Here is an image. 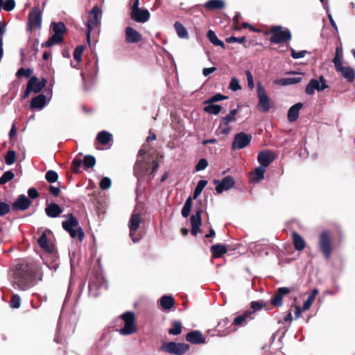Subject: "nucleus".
Returning a JSON list of instances; mask_svg holds the SVG:
<instances>
[{
  "instance_id": "nucleus-1",
  "label": "nucleus",
  "mask_w": 355,
  "mask_h": 355,
  "mask_svg": "<svg viewBox=\"0 0 355 355\" xmlns=\"http://www.w3.org/2000/svg\"><path fill=\"white\" fill-rule=\"evenodd\" d=\"M42 279L41 268L33 261L21 259L12 267V283L16 289L26 291Z\"/></svg>"
},
{
  "instance_id": "nucleus-2",
  "label": "nucleus",
  "mask_w": 355,
  "mask_h": 355,
  "mask_svg": "<svg viewBox=\"0 0 355 355\" xmlns=\"http://www.w3.org/2000/svg\"><path fill=\"white\" fill-rule=\"evenodd\" d=\"M150 166V163L148 161L137 159L134 166V175L138 179H141L148 175V181H151L155 177V174L159 166V164L157 160H153L152 170L149 173Z\"/></svg>"
},
{
  "instance_id": "nucleus-3",
  "label": "nucleus",
  "mask_w": 355,
  "mask_h": 355,
  "mask_svg": "<svg viewBox=\"0 0 355 355\" xmlns=\"http://www.w3.org/2000/svg\"><path fill=\"white\" fill-rule=\"evenodd\" d=\"M265 35H271L269 38L272 44H282L288 42L292 38L290 30L280 25L272 26L264 33Z\"/></svg>"
},
{
  "instance_id": "nucleus-4",
  "label": "nucleus",
  "mask_w": 355,
  "mask_h": 355,
  "mask_svg": "<svg viewBox=\"0 0 355 355\" xmlns=\"http://www.w3.org/2000/svg\"><path fill=\"white\" fill-rule=\"evenodd\" d=\"M318 248L324 258L329 260L333 252V238L331 233L328 230H324L319 236Z\"/></svg>"
},
{
  "instance_id": "nucleus-5",
  "label": "nucleus",
  "mask_w": 355,
  "mask_h": 355,
  "mask_svg": "<svg viewBox=\"0 0 355 355\" xmlns=\"http://www.w3.org/2000/svg\"><path fill=\"white\" fill-rule=\"evenodd\" d=\"M189 349V345L188 344L173 341L164 342L160 347V351L175 355H183Z\"/></svg>"
},
{
  "instance_id": "nucleus-6",
  "label": "nucleus",
  "mask_w": 355,
  "mask_h": 355,
  "mask_svg": "<svg viewBox=\"0 0 355 355\" xmlns=\"http://www.w3.org/2000/svg\"><path fill=\"white\" fill-rule=\"evenodd\" d=\"M121 318L125 323L124 327L119 331L121 335H130L137 332V327L135 324V315L133 312L127 311L122 314Z\"/></svg>"
},
{
  "instance_id": "nucleus-7",
  "label": "nucleus",
  "mask_w": 355,
  "mask_h": 355,
  "mask_svg": "<svg viewBox=\"0 0 355 355\" xmlns=\"http://www.w3.org/2000/svg\"><path fill=\"white\" fill-rule=\"evenodd\" d=\"M102 13L100 8L96 5L89 12L88 19L86 24L87 26V40L89 42L90 40L91 32L100 24L98 15Z\"/></svg>"
},
{
  "instance_id": "nucleus-8",
  "label": "nucleus",
  "mask_w": 355,
  "mask_h": 355,
  "mask_svg": "<svg viewBox=\"0 0 355 355\" xmlns=\"http://www.w3.org/2000/svg\"><path fill=\"white\" fill-rule=\"evenodd\" d=\"M142 222L141 216L139 214H132L128 223L130 229V236L134 243L138 242L141 239V236L136 234L140 226V223Z\"/></svg>"
},
{
  "instance_id": "nucleus-9",
  "label": "nucleus",
  "mask_w": 355,
  "mask_h": 355,
  "mask_svg": "<svg viewBox=\"0 0 355 355\" xmlns=\"http://www.w3.org/2000/svg\"><path fill=\"white\" fill-rule=\"evenodd\" d=\"M252 138L250 134H246L243 132L236 134L232 144V149L235 150L245 148L250 144Z\"/></svg>"
},
{
  "instance_id": "nucleus-10",
  "label": "nucleus",
  "mask_w": 355,
  "mask_h": 355,
  "mask_svg": "<svg viewBox=\"0 0 355 355\" xmlns=\"http://www.w3.org/2000/svg\"><path fill=\"white\" fill-rule=\"evenodd\" d=\"M257 96L259 98L258 107L259 110L268 112L270 108V99L266 89L260 83L257 85Z\"/></svg>"
},
{
  "instance_id": "nucleus-11",
  "label": "nucleus",
  "mask_w": 355,
  "mask_h": 355,
  "mask_svg": "<svg viewBox=\"0 0 355 355\" xmlns=\"http://www.w3.org/2000/svg\"><path fill=\"white\" fill-rule=\"evenodd\" d=\"M28 25L30 30L40 28L42 26V11L38 6H35L30 11L28 17Z\"/></svg>"
},
{
  "instance_id": "nucleus-12",
  "label": "nucleus",
  "mask_w": 355,
  "mask_h": 355,
  "mask_svg": "<svg viewBox=\"0 0 355 355\" xmlns=\"http://www.w3.org/2000/svg\"><path fill=\"white\" fill-rule=\"evenodd\" d=\"M238 113L237 109L230 110L229 114L220 119L219 128L222 135H227L231 131L232 128L230 123L236 121V114Z\"/></svg>"
},
{
  "instance_id": "nucleus-13",
  "label": "nucleus",
  "mask_w": 355,
  "mask_h": 355,
  "mask_svg": "<svg viewBox=\"0 0 355 355\" xmlns=\"http://www.w3.org/2000/svg\"><path fill=\"white\" fill-rule=\"evenodd\" d=\"M293 291V288L288 287L278 288L270 300L271 304L277 307L281 306L282 305L284 297Z\"/></svg>"
},
{
  "instance_id": "nucleus-14",
  "label": "nucleus",
  "mask_w": 355,
  "mask_h": 355,
  "mask_svg": "<svg viewBox=\"0 0 355 355\" xmlns=\"http://www.w3.org/2000/svg\"><path fill=\"white\" fill-rule=\"evenodd\" d=\"M31 200L27 196L21 194L12 204L11 208L13 211H26L31 207Z\"/></svg>"
},
{
  "instance_id": "nucleus-15",
  "label": "nucleus",
  "mask_w": 355,
  "mask_h": 355,
  "mask_svg": "<svg viewBox=\"0 0 355 355\" xmlns=\"http://www.w3.org/2000/svg\"><path fill=\"white\" fill-rule=\"evenodd\" d=\"M150 16V12L147 9H142L139 7L131 9L130 17L136 22L145 23L149 19Z\"/></svg>"
},
{
  "instance_id": "nucleus-16",
  "label": "nucleus",
  "mask_w": 355,
  "mask_h": 355,
  "mask_svg": "<svg viewBox=\"0 0 355 355\" xmlns=\"http://www.w3.org/2000/svg\"><path fill=\"white\" fill-rule=\"evenodd\" d=\"M214 183L217 184L215 189L217 193H221L224 191H227L232 188L235 184V181L232 176L227 175L225 176L220 182L215 180Z\"/></svg>"
},
{
  "instance_id": "nucleus-17",
  "label": "nucleus",
  "mask_w": 355,
  "mask_h": 355,
  "mask_svg": "<svg viewBox=\"0 0 355 355\" xmlns=\"http://www.w3.org/2000/svg\"><path fill=\"white\" fill-rule=\"evenodd\" d=\"M275 159V154L269 150H263L259 153L257 156L258 162L261 166L267 168Z\"/></svg>"
},
{
  "instance_id": "nucleus-18",
  "label": "nucleus",
  "mask_w": 355,
  "mask_h": 355,
  "mask_svg": "<svg viewBox=\"0 0 355 355\" xmlns=\"http://www.w3.org/2000/svg\"><path fill=\"white\" fill-rule=\"evenodd\" d=\"M232 326V324H230V320L227 318H225L218 322L216 327V330L218 332L220 336H226L232 331H235V329Z\"/></svg>"
},
{
  "instance_id": "nucleus-19",
  "label": "nucleus",
  "mask_w": 355,
  "mask_h": 355,
  "mask_svg": "<svg viewBox=\"0 0 355 355\" xmlns=\"http://www.w3.org/2000/svg\"><path fill=\"white\" fill-rule=\"evenodd\" d=\"M125 35L127 43L135 44L142 40V35L132 27H127L125 28Z\"/></svg>"
},
{
  "instance_id": "nucleus-20",
  "label": "nucleus",
  "mask_w": 355,
  "mask_h": 355,
  "mask_svg": "<svg viewBox=\"0 0 355 355\" xmlns=\"http://www.w3.org/2000/svg\"><path fill=\"white\" fill-rule=\"evenodd\" d=\"M338 72L341 73L342 76L349 83H352L355 79V71L351 67H343L342 64L335 67Z\"/></svg>"
},
{
  "instance_id": "nucleus-21",
  "label": "nucleus",
  "mask_w": 355,
  "mask_h": 355,
  "mask_svg": "<svg viewBox=\"0 0 355 355\" xmlns=\"http://www.w3.org/2000/svg\"><path fill=\"white\" fill-rule=\"evenodd\" d=\"M187 341L191 344L199 345L205 343V338L202 334L198 330L191 331L186 335Z\"/></svg>"
},
{
  "instance_id": "nucleus-22",
  "label": "nucleus",
  "mask_w": 355,
  "mask_h": 355,
  "mask_svg": "<svg viewBox=\"0 0 355 355\" xmlns=\"http://www.w3.org/2000/svg\"><path fill=\"white\" fill-rule=\"evenodd\" d=\"M291 73L297 74V77H287L275 80V83L279 85L286 86L295 85L300 83L302 80V73L297 72H291Z\"/></svg>"
},
{
  "instance_id": "nucleus-23",
  "label": "nucleus",
  "mask_w": 355,
  "mask_h": 355,
  "mask_svg": "<svg viewBox=\"0 0 355 355\" xmlns=\"http://www.w3.org/2000/svg\"><path fill=\"white\" fill-rule=\"evenodd\" d=\"M62 211L60 205L54 202L47 204L45 208V213L50 218L59 216L62 213Z\"/></svg>"
},
{
  "instance_id": "nucleus-24",
  "label": "nucleus",
  "mask_w": 355,
  "mask_h": 355,
  "mask_svg": "<svg viewBox=\"0 0 355 355\" xmlns=\"http://www.w3.org/2000/svg\"><path fill=\"white\" fill-rule=\"evenodd\" d=\"M67 217L68 219L62 223V227L66 232H69L79 227L78 219L72 214H67Z\"/></svg>"
},
{
  "instance_id": "nucleus-25",
  "label": "nucleus",
  "mask_w": 355,
  "mask_h": 355,
  "mask_svg": "<svg viewBox=\"0 0 355 355\" xmlns=\"http://www.w3.org/2000/svg\"><path fill=\"white\" fill-rule=\"evenodd\" d=\"M302 107L303 104L302 103H297L289 108L287 114V118L290 122H293L297 120L299 116L300 110Z\"/></svg>"
},
{
  "instance_id": "nucleus-26",
  "label": "nucleus",
  "mask_w": 355,
  "mask_h": 355,
  "mask_svg": "<svg viewBox=\"0 0 355 355\" xmlns=\"http://www.w3.org/2000/svg\"><path fill=\"white\" fill-rule=\"evenodd\" d=\"M46 103V97L44 94H39L32 98L31 107L34 109H42Z\"/></svg>"
},
{
  "instance_id": "nucleus-27",
  "label": "nucleus",
  "mask_w": 355,
  "mask_h": 355,
  "mask_svg": "<svg viewBox=\"0 0 355 355\" xmlns=\"http://www.w3.org/2000/svg\"><path fill=\"white\" fill-rule=\"evenodd\" d=\"M293 243L297 251H302L305 248L306 242L302 236L296 232L292 233Z\"/></svg>"
},
{
  "instance_id": "nucleus-28",
  "label": "nucleus",
  "mask_w": 355,
  "mask_h": 355,
  "mask_svg": "<svg viewBox=\"0 0 355 355\" xmlns=\"http://www.w3.org/2000/svg\"><path fill=\"white\" fill-rule=\"evenodd\" d=\"M198 203L200 207L196 209L195 214H193L190 218L191 226H201L202 225L201 214L203 211L202 209V200H200Z\"/></svg>"
},
{
  "instance_id": "nucleus-29",
  "label": "nucleus",
  "mask_w": 355,
  "mask_h": 355,
  "mask_svg": "<svg viewBox=\"0 0 355 355\" xmlns=\"http://www.w3.org/2000/svg\"><path fill=\"white\" fill-rule=\"evenodd\" d=\"M210 251L212 257L215 259H217L226 254L227 252V249L225 245L216 244L211 247Z\"/></svg>"
},
{
  "instance_id": "nucleus-30",
  "label": "nucleus",
  "mask_w": 355,
  "mask_h": 355,
  "mask_svg": "<svg viewBox=\"0 0 355 355\" xmlns=\"http://www.w3.org/2000/svg\"><path fill=\"white\" fill-rule=\"evenodd\" d=\"M266 168L263 166L257 167L253 171L250 173V178L253 182H260L264 178V173Z\"/></svg>"
},
{
  "instance_id": "nucleus-31",
  "label": "nucleus",
  "mask_w": 355,
  "mask_h": 355,
  "mask_svg": "<svg viewBox=\"0 0 355 355\" xmlns=\"http://www.w3.org/2000/svg\"><path fill=\"white\" fill-rule=\"evenodd\" d=\"M252 314H253V312L245 311L243 314L236 317L234 319V321L232 322V324L235 326H243L246 324V321L248 319L252 320V318L251 317Z\"/></svg>"
},
{
  "instance_id": "nucleus-32",
  "label": "nucleus",
  "mask_w": 355,
  "mask_h": 355,
  "mask_svg": "<svg viewBox=\"0 0 355 355\" xmlns=\"http://www.w3.org/2000/svg\"><path fill=\"white\" fill-rule=\"evenodd\" d=\"M225 6L223 0H209L204 4V7L209 10H220L224 8Z\"/></svg>"
},
{
  "instance_id": "nucleus-33",
  "label": "nucleus",
  "mask_w": 355,
  "mask_h": 355,
  "mask_svg": "<svg viewBox=\"0 0 355 355\" xmlns=\"http://www.w3.org/2000/svg\"><path fill=\"white\" fill-rule=\"evenodd\" d=\"M37 243L39 246L44 250L47 252H52L53 250V247L52 245L49 243L47 236L45 233H42V235L37 240Z\"/></svg>"
},
{
  "instance_id": "nucleus-34",
  "label": "nucleus",
  "mask_w": 355,
  "mask_h": 355,
  "mask_svg": "<svg viewBox=\"0 0 355 355\" xmlns=\"http://www.w3.org/2000/svg\"><path fill=\"white\" fill-rule=\"evenodd\" d=\"M207 37L209 39V42L215 46H220L223 49H225L226 46L223 41L220 40L214 31L212 30H209L207 33Z\"/></svg>"
},
{
  "instance_id": "nucleus-35",
  "label": "nucleus",
  "mask_w": 355,
  "mask_h": 355,
  "mask_svg": "<svg viewBox=\"0 0 355 355\" xmlns=\"http://www.w3.org/2000/svg\"><path fill=\"white\" fill-rule=\"evenodd\" d=\"M160 305L164 309L169 310L175 305V300L172 296L164 295L160 298Z\"/></svg>"
},
{
  "instance_id": "nucleus-36",
  "label": "nucleus",
  "mask_w": 355,
  "mask_h": 355,
  "mask_svg": "<svg viewBox=\"0 0 355 355\" xmlns=\"http://www.w3.org/2000/svg\"><path fill=\"white\" fill-rule=\"evenodd\" d=\"M96 139L102 145H107L112 139V135L107 131H101L98 133Z\"/></svg>"
},
{
  "instance_id": "nucleus-37",
  "label": "nucleus",
  "mask_w": 355,
  "mask_h": 355,
  "mask_svg": "<svg viewBox=\"0 0 355 355\" xmlns=\"http://www.w3.org/2000/svg\"><path fill=\"white\" fill-rule=\"evenodd\" d=\"M315 90L319 92V81L315 78H312L306 86L305 93L308 95H313Z\"/></svg>"
},
{
  "instance_id": "nucleus-38",
  "label": "nucleus",
  "mask_w": 355,
  "mask_h": 355,
  "mask_svg": "<svg viewBox=\"0 0 355 355\" xmlns=\"http://www.w3.org/2000/svg\"><path fill=\"white\" fill-rule=\"evenodd\" d=\"M207 105L204 107L203 110L211 114H218L222 110V106L214 103L206 104Z\"/></svg>"
},
{
  "instance_id": "nucleus-39",
  "label": "nucleus",
  "mask_w": 355,
  "mask_h": 355,
  "mask_svg": "<svg viewBox=\"0 0 355 355\" xmlns=\"http://www.w3.org/2000/svg\"><path fill=\"white\" fill-rule=\"evenodd\" d=\"M67 232L70 234L71 238H77L80 242L83 241L85 238L84 231L80 226Z\"/></svg>"
},
{
  "instance_id": "nucleus-40",
  "label": "nucleus",
  "mask_w": 355,
  "mask_h": 355,
  "mask_svg": "<svg viewBox=\"0 0 355 355\" xmlns=\"http://www.w3.org/2000/svg\"><path fill=\"white\" fill-rule=\"evenodd\" d=\"M47 83V80L44 78H42L40 81L37 78V80L32 84L33 92L35 94L40 92L46 86Z\"/></svg>"
},
{
  "instance_id": "nucleus-41",
  "label": "nucleus",
  "mask_w": 355,
  "mask_h": 355,
  "mask_svg": "<svg viewBox=\"0 0 355 355\" xmlns=\"http://www.w3.org/2000/svg\"><path fill=\"white\" fill-rule=\"evenodd\" d=\"M51 27L52 28L54 33H55V34L62 35L63 33H64L67 31L66 26H65L64 24L62 21H59V22L53 21L51 24Z\"/></svg>"
},
{
  "instance_id": "nucleus-42",
  "label": "nucleus",
  "mask_w": 355,
  "mask_h": 355,
  "mask_svg": "<svg viewBox=\"0 0 355 355\" xmlns=\"http://www.w3.org/2000/svg\"><path fill=\"white\" fill-rule=\"evenodd\" d=\"M172 327L168 329V334L171 335H180L182 332V325L180 321L174 320L171 323Z\"/></svg>"
},
{
  "instance_id": "nucleus-43",
  "label": "nucleus",
  "mask_w": 355,
  "mask_h": 355,
  "mask_svg": "<svg viewBox=\"0 0 355 355\" xmlns=\"http://www.w3.org/2000/svg\"><path fill=\"white\" fill-rule=\"evenodd\" d=\"M174 27L178 35L181 38H187L188 33L184 26L179 21L174 24Z\"/></svg>"
},
{
  "instance_id": "nucleus-44",
  "label": "nucleus",
  "mask_w": 355,
  "mask_h": 355,
  "mask_svg": "<svg viewBox=\"0 0 355 355\" xmlns=\"http://www.w3.org/2000/svg\"><path fill=\"white\" fill-rule=\"evenodd\" d=\"M342 57H343V47L342 46H337L336 48V53L335 56L332 60L334 64V67H337L339 64H342Z\"/></svg>"
},
{
  "instance_id": "nucleus-45",
  "label": "nucleus",
  "mask_w": 355,
  "mask_h": 355,
  "mask_svg": "<svg viewBox=\"0 0 355 355\" xmlns=\"http://www.w3.org/2000/svg\"><path fill=\"white\" fill-rule=\"evenodd\" d=\"M192 206V198L189 197L182 209V215L183 217L187 218L189 216Z\"/></svg>"
},
{
  "instance_id": "nucleus-46",
  "label": "nucleus",
  "mask_w": 355,
  "mask_h": 355,
  "mask_svg": "<svg viewBox=\"0 0 355 355\" xmlns=\"http://www.w3.org/2000/svg\"><path fill=\"white\" fill-rule=\"evenodd\" d=\"M207 184V181L204 180H201L198 182V184L194 189V192H193V199H196L200 196L202 191L206 187Z\"/></svg>"
},
{
  "instance_id": "nucleus-47",
  "label": "nucleus",
  "mask_w": 355,
  "mask_h": 355,
  "mask_svg": "<svg viewBox=\"0 0 355 355\" xmlns=\"http://www.w3.org/2000/svg\"><path fill=\"white\" fill-rule=\"evenodd\" d=\"M227 98H228L227 96H225V95H223V94H221L220 93H218V94L212 96L211 97L209 98L207 100H206L204 102V104L214 103L216 102H218V101H220L226 100Z\"/></svg>"
},
{
  "instance_id": "nucleus-48",
  "label": "nucleus",
  "mask_w": 355,
  "mask_h": 355,
  "mask_svg": "<svg viewBox=\"0 0 355 355\" xmlns=\"http://www.w3.org/2000/svg\"><path fill=\"white\" fill-rule=\"evenodd\" d=\"M83 162L86 168H92L96 164V159L92 155H86L84 157Z\"/></svg>"
},
{
  "instance_id": "nucleus-49",
  "label": "nucleus",
  "mask_w": 355,
  "mask_h": 355,
  "mask_svg": "<svg viewBox=\"0 0 355 355\" xmlns=\"http://www.w3.org/2000/svg\"><path fill=\"white\" fill-rule=\"evenodd\" d=\"M37 80V77L36 76H33L30 78V80H28V83H27V86H26V89L25 90V92H24V94H22L21 97L23 99H25L26 98L30 93L31 92H33V87H32V84L35 82Z\"/></svg>"
},
{
  "instance_id": "nucleus-50",
  "label": "nucleus",
  "mask_w": 355,
  "mask_h": 355,
  "mask_svg": "<svg viewBox=\"0 0 355 355\" xmlns=\"http://www.w3.org/2000/svg\"><path fill=\"white\" fill-rule=\"evenodd\" d=\"M82 162L83 161L81 160V159L78 157H76L72 160L71 164V169L73 173H79L80 172V168L81 166Z\"/></svg>"
},
{
  "instance_id": "nucleus-51",
  "label": "nucleus",
  "mask_w": 355,
  "mask_h": 355,
  "mask_svg": "<svg viewBox=\"0 0 355 355\" xmlns=\"http://www.w3.org/2000/svg\"><path fill=\"white\" fill-rule=\"evenodd\" d=\"M33 73V69H31V68L25 69L24 67H21L17 70V71L16 73V76L19 78L22 76H25L26 78H29Z\"/></svg>"
},
{
  "instance_id": "nucleus-52",
  "label": "nucleus",
  "mask_w": 355,
  "mask_h": 355,
  "mask_svg": "<svg viewBox=\"0 0 355 355\" xmlns=\"http://www.w3.org/2000/svg\"><path fill=\"white\" fill-rule=\"evenodd\" d=\"M85 50V46L83 45L77 46L73 51V58L78 62H80L82 60V55Z\"/></svg>"
},
{
  "instance_id": "nucleus-53",
  "label": "nucleus",
  "mask_w": 355,
  "mask_h": 355,
  "mask_svg": "<svg viewBox=\"0 0 355 355\" xmlns=\"http://www.w3.org/2000/svg\"><path fill=\"white\" fill-rule=\"evenodd\" d=\"M15 177V174L11 171H6L0 178V184H5L8 182L12 180Z\"/></svg>"
},
{
  "instance_id": "nucleus-54",
  "label": "nucleus",
  "mask_w": 355,
  "mask_h": 355,
  "mask_svg": "<svg viewBox=\"0 0 355 355\" xmlns=\"http://www.w3.org/2000/svg\"><path fill=\"white\" fill-rule=\"evenodd\" d=\"M16 161V153L14 150H8L5 155V162L8 165L13 164Z\"/></svg>"
},
{
  "instance_id": "nucleus-55",
  "label": "nucleus",
  "mask_w": 355,
  "mask_h": 355,
  "mask_svg": "<svg viewBox=\"0 0 355 355\" xmlns=\"http://www.w3.org/2000/svg\"><path fill=\"white\" fill-rule=\"evenodd\" d=\"M45 178L48 182L54 183V182H57V180L58 179V175L57 172H55L53 170H50L46 172V173L45 175Z\"/></svg>"
},
{
  "instance_id": "nucleus-56",
  "label": "nucleus",
  "mask_w": 355,
  "mask_h": 355,
  "mask_svg": "<svg viewBox=\"0 0 355 355\" xmlns=\"http://www.w3.org/2000/svg\"><path fill=\"white\" fill-rule=\"evenodd\" d=\"M225 42L227 43H229V44H232V43H234V42H238V43H240V44H243L245 48L247 47V46L245 45L246 37H244V36L243 37H234V36H231V37H227L225 39Z\"/></svg>"
},
{
  "instance_id": "nucleus-57",
  "label": "nucleus",
  "mask_w": 355,
  "mask_h": 355,
  "mask_svg": "<svg viewBox=\"0 0 355 355\" xmlns=\"http://www.w3.org/2000/svg\"><path fill=\"white\" fill-rule=\"evenodd\" d=\"M10 305L13 309H18L21 305V298L17 294H13L10 300Z\"/></svg>"
},
{
  "instance_id": "nucleus-58",
  "label": "nucleus",
  "mask_w": 355,
  "mask_h": 355,
  "mask_svg": "<svg viewBox=\"0 0 355 355\" xmlns=\"http://www.w3.org/2000/svg\"><path fill=\"white\" fill-rule=\"evenodd\" d=\"M11 209V206L9 204L0 201V216L8 214Z\"/></svg>"
},
{
  "instance_id": "nucleus-59",
  "label": "nucleus",
  "mask_w": 355,
  "mask_h": 355,
  "mask_svg": "<svg viewBox=\"0 0 355 355\" xmlns=\"http://www.w3.org/2000/svg\"><path fill=\"white\" fill-rule=\"evenodd\" d=\"M229 89L232 91L236 92L241 89L239 85V80L236 77H232L229 85Z\"/></svg>"
},
{
  "instance_id": "nucleus-60",
  "label": "nucleus",
  "mask_w": 355,
  "mask_h": 355,
  "mask_svg": "<svg viewBox=\"0 0 355 355\" xmlns=\"http://www.w3.org/2000/svg\"><path fill=\"white\" fill-rule=\"evenodd\" d=\"M112 184V181L109 178L104 177L101 179L99 187L102 190L108 189Z\"/></svg>"
},
{
  "instance_id": "nucleus-61",
  "label": "nucleus",
  "mask_w": 355,
  "mask_h": 355,
  "mask_svg": "<svg viewBox=\"0 0 355 355\" xmlns=\"http://www.w3.org/2000/svg\"><path fill=\"white\" fill-rule=\"evenodd\" d=\"M1 7H3V9L6 11H11L15 7V0H6Z\"/></svg>"
},
{
  "instance_id": "nucleus-62",
  "label": "nucleus",
  "mask_w": 355,
  "mask_h": 355,
  "mask_svg": "<svg viewBox=\"0 0 355 355\" xmlns=\"http://www.w3.org/2000/svg\"><path fill=\"white\" fill-rule=\"evenodd\" d=\"M207 166L208 162L207 161V159L205 158H201L196 165L195 168L196 171H200L205 169Z\"/></svg>"
},
{
  "instance_id": "nucleus-63",
  "label": "nucleus",
  "mask_w": 355,
  "mask_h": 355,
  "mask_svg": "<svg viewBox=\"0 0 355 355\" xmlns=\"http://www.w3.org/2000/svg\"><path fill=\"white\" fill-rule=\"evenodd\" d=\"M264 306H265V304H263L262 302H259V301H252L250 302V307H251V309H253V311H252V312H253V313L255 311H259L260 309H261Z\"/></svg>"
},
{
  "instance_id": "nucleus-64",
  "label": "nucleus",
  "mask_w": 355,
  "mask_h": 355,
  "mask_svg": "<svg viewBox=\"0 0 355 355\" xmlns=\"http://www.w3.org/2000/svg\"><path fill=\"white\" fill-rule=\"evenodd\" d=\"M291 56L294 59H298L303 58L306 53H309L306 51H295L293 48L291 49Z\"/></svg>"
}]
</instances>
